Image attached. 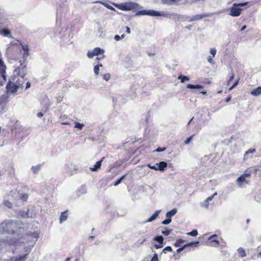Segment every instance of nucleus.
Masks as SVG:
<instances>
[{
	"label": "nucleus",
	"mask_w": 261,
	"mask_h": 261,
	"mask_svg": "<svg viewBox=\"0 0 261 261\" xmlns=\"http://www.w3.org/2000/svg\"><path fill=\"white\" fill-rule=\"evenodd\" d=\"M87 192V188L85 186H82L79 190L80 194H83L86 193Z\"/></svg>",
	"instance_id": "nucleus-29"
},
{
	"label": "nucleus",
	"mask_w": 261,
	"mask_h": 261,
	"mask_svg": "<svg viewBox=\"0 0 261 261\" xmlns=\"http://www.w3.org/2000/svg\"><path fill=\"white\" fill-rule=\"evenodd\" d=\"M115 6L116 7L118 6L120 9L124 11H129L133 9H136L139 7V5L137 3L133 2L122 3L119 6L117 5H115Z\"/></svg>",
	"instance_id": "nucleus-5"
},
{
	"label": "nucleus",
	"mask_w": 261,
	"mask_h": 261,
	"mask_svg": "<svg viewBox=\"0 0 261 261\" xmlns=\"http://www.w3.org/2000/svg\"><path fill=\"white\" fill-rule=\"evenodd\" d=\"M166 150V148L164 147V148H160V147H159L158 148L155 150V151L156 152H162V151H164Z\"/></svg>",
	"instance_id": "nucleus-55"
},
{
	"label": "nucleus",
	"mask_w": 261,
	"mask_h": 261,
	"mask_svg": "<svg viewBox=\"0 0 261 261\" xmlns=\"http://www.w3.org/2000/svg\"><path fill=\"white\" fill-rule=\"evenodd\" d=\"M246 28V25H244L241 29V31H243L244 30H245V29Z\"/></svg>",
	"instance_id": "nucleus-62"
},
{
	"label": "nucleus",
	"mask_w": 261,
	"mask_h": 261,
	"mask_svg": "<svg viewBox=\"0 0 261 261\" xmlns=\"http://www.w3.org/2000/svg\"><path fill=\"white\" fill-rule=\"evenodd\" d=\"M104 158H103L101 160L97 162L94 165V167L92 168H90L91 170L93 171H96L98 169H99L101 165V163L103 160Z\"/></svg>",
	"instance_id": "nucleus-17"
},
{
	"label": "nucleus",
	"mask_w": 261,
	"mask_h": 261,
	"mask_svg": "<svg viewBox=\"0 0 261 261\" xmlns=\"http://www.w3.org/2000/svg\"><path fill=\"white\" fill-rule=\"evenodd\" d=\"M4 242H6L9 245H14L16 246L18 245V242L16 241V240L14 241L12 240H5Z\"/></svg>",
	"instance_id": "nucleus-27"
},
{
	"label": "nucleus",
	"mask_w": 261,
	"mask_h": 261,
	"mask_svg": "<svg viewBox=\"0 0 261 261\" xmlns=\"http://www.w3.org/2000/svg\"><path fill=\"white\" fill-rule=\"evenodd\" d=\"M187 87L189 89H202L203 88V86L200 85H192L191 84H188Z\"/></svg>",
	"instance_id": "nucleus-21"
},
{
	"label": "nucleus",
	"mask_w": 261,
	"mask_h": 261,
	"mask_svg": "<svg viewBox=\"0 0 261 261\" xmlns=\"http://www.w3.org/2000/svg\"><path fill=\"white\" fill-rule=\"evenodd\" d=\"M136 15H147V10L139 11L137 12Z\"/></svg>",
	"instance_id": "nucleus-30"
},
{
	"label": "nucleus",
	"mask_w": 261,
	"mask_h": 261,
	"mask_svg": "<svg viewBox=\"0 0 261 261\" xmlns=\"http://www.w3.org/2000/svg\"><path fill=\"white\" fill-rule=\"evenodd\" d=\"M0 33L4 36H8L10 34V32L7 29H3L1 31Z\"/></svg>",
	"instance_id": "nucleus-28"
},
{
	"label": "nucleus",
	"mask_w": 261,
	"mask_h": 261,
	"mask_svg": "<svg viewBox=\"0 0 261 261\" xmlns=\"http://www.w3.org/2000/svg\"><path fill=\"white\" fill-rule=\"evenodd\" d=\"M23 249L25 253L14 257L12 259L13 261H25L27 260L30 253V250L28 247H23Z\"/></svg>",
	"instance_id": "nucleus-6"
},
{
	"label": "nucleus",
	"mask_w": 261,
	"mask_h": 261,
	"mask_svg": "<svg viewBox=\"0 0 261 261\" xmlns=\"http://www.w3.org/2000/svg\"><path fill=\"white\" fill-rule=\"evenodd\" d=\"M6 70H0V84L3 85L6 81Z\"/></svg>",
	"instance_id": "nucleus-11"
},
{
	"label": "nucleus",
	"mask_w": 261,
	"mask_h": 261,
	"mask_svg": "<svg viewBox=\"0 0 261 261\" xmlns=\"http://www.w3.org/2000/svg\"><path fill=\"white\" fill-rule=\"evenodd\" d=\"M147 166L151 169H153L156 171L159 170V169H158V167L156 165L152 166V165H151L150 164H148V165H147Z\"/></svg>",
	"instance_id": "nucleus-48"
},
{
	"label": "nucleus",
	"mask_w": 261,
	"mask_h": 261,
	"mask_svg": "<svg viewBox=\"0 0 261 261\" xmlns=\"http://www.w3.org/2000/svg\"><path fill=\"white\" fill-rule=\"evenodd\" d=\"M17 198L22 201H25L28 198V195L23 193H18L17 195Z\"/></svg>",
	"instance_id": "nucleus-16"
},
{
	"label": "nucleus",
	"mask_w": 261,
	"mask_h": 261,
	"mask_svg": "<svg viewBox=\"0 0 261 261\" xmlns=\"http://www.w3.org/2000/svg\"><path fill=\"white\" fill-rule=\"evenodd\" d=\"M27 73L26 66H21L15 68L14 71V76L12 77H16V80H20L21 78L24 81V77Z\"/></svg>",
	"instance_id": "nucleus-3"
},
{
	"label": "nucleus",
	"mask_w": 261,
	"mask_h": 261,
	"mask_svg": "<svg viewBox=\"0 0 261 261\" xmlns=\"http://www.w3.org/2000/svg\"><path fill=\"white\" fill-rule=\"evenodd\" d=\"M0 101L1 103H6L9 101L8 93L2 95L0 98Z\"/></svg>",
	"instance_id": "nucleus-20"
},
{
	"label": "nucleus",
	"mask_w": 261,
	"mask_h": 261,
	"mask_svg": "<svg viewBox=\"0 0 261 261\" xmlns=\"http://www.w3.org/2000/svg\"><path fill=\"white\" fill-rule=\"evenodd\" d=\"M29 210L26 211H22L19 213V215L24 218H33L34 217V215L30 214L29 213Z\"/></svg>",
	"instance_id": "nucleus-13"
},
{
	"label": "nucleus",
	"mask_w": 261,
	"mask_h": 261,
	"mask_svg": "<svg viewBox=\"0 0 261 261\" xmlns=\"http://www.w3.org/2000/svg\"><path fill=\"white\" fill-rule=\"evenodd\" d=\"M172 250V248L170 246H167L163 249L162 252H163L164 253H166L167 251L171 252Z\"/></svg>",
	"instance_id": "nucleus-43"
},
{
	"label": "nucleus",
	"mask_w": 261,
	"mask_h": 261,
	"mask_svg": "<svg viewBox=\"0 0 261 261\" xmlns=\"http://www.w3.org/2000/svg\"><path fill=\"white\" fill-rule=\"evenodd\" d=\"M255 152V149H249L248 150H247L245 153V157H246V156L249 154V153H253L254 152Z\"/></svg>",
	"instance_id": "nucleus-41"
},
{
	"label": "nucleus",
	"mask_w": 261,
	"mask_h": 261,
	"mask_svg": "<svg viewBox=\"0 0 261 261\" xmlns=\"http://www.w3.org/2000/svg\"><path fill=\"white\" fill-rule=\"evenodd\" d=\"M6 67L2 58V54L0 53V70H6Z\"/></svg>",
	"instance_id": "nucleus-25"
},
{
	"label": "nucleus",
	"mask_w": 261,
	"mask_h": 261,
	"mask_svg": "<svg viewBox=\"0 0 261 261\" xmlns=\"http://www.w3.org/2000/svg\"><path fill=\"white\" fill-rule=\"evenodd\" d=\"M165 3L174 4L182 1V0H162Z\"/></svg>",
	"instance_id": "nucleus-34"
},
{
	"label": "nucleus",
	"mask_w": 261,
	"mask_h": 261,
	"mask_svg": "<svg viewBox=\"0 0 261 261\" xmlns=\"http://www.w3.org/2000/svg\"><path fill=\"white\" fill-rule=\"evenodd\" d=\"M217 195V192H215L214 193L213 195H212L211 196H209L205 200H206L209 202V201H212L213 200V199L214 198V197L215 196H216Z\"/></svg>",
	"instance_id": "nucleus-44"
},
{
	"label": "nucleus",
	"mask_w": 261,
	"mask_h": 261,
	"mask_svg": "<svg viewBox=\"0 0 261 261\" xmlns=\"http://www.w3.org/2000/svg\"><path fill=\"white\" fill-rule=\"evenodd\" d=\"M99 3L110 10H115V9L112 6L109 5L108 4L105 3V2H99Z\"/></svg>",
	"instance_id": "nucleus-35"
},
{
	"label": "nucleus",
	"mask_w": 261,
	"mask_h": 261,
	"mask_svg": "<svg viewBox=\"0 0 261 261\" xmlns=\"http://www.w3.org/2000/svg\"><path fill=\"white\" fill-rule=\"evenodd\" d=\"M205 16L203 15H197L194 16L191 20H197L202 19Z\"/></svg>",
	"instance_id": "nucleus-33"
},
{
	"label": "nucleus",
	"mask_w": 261,
	"mask_h": 261,
	"mask_svg": "<svg viewBox=\"0 0 261 261\" xmlns=\"http://www.w3.org/2000/svg\"><path fill=\"white\" fill-rule=\"evenodd\" d=\"M67 211L63 212L61 213L60 218V223H62L63 222L65 221L67 219Z\"/></svg>",
	"instance_id": "nucleus-19"
},
{
	"label": "nucleus",
	"mask_w": 261,
	"mask_h": 261,
	"mask_svg": "<svg viewBox=\"0 0 261 261\" xmlns=\"http://www.w3.org/2000/svg\"><path fill=\"white\" fill-rule=\"evenodd\" d=\"M194 135H192L191 136V137H189L185 141V143L186 144H188L189 143H190V142H191V141L192 140L193 137Z\"/></svg>",
	"instance_id": "nucleus-54"
},
{
	"label": "nucleus",
	"mask_w": 261,
	"mask_h": 261,
	"mask_svg": "<svg viewBox=\"0 0 261 261\" xmlns=\"http://www.w3.org/2000/svg\"><path fill=\"white\" fill-rule=\"evenodd\" d=\"M147 15L151 16H163L165 15V13L163 12H159L152 10H147Z\"/></svg>",
	"instance_id": "nucleus-9"
},
{
	"label": "nucleus",
	"mask_w": 261,
	"mask_h": 261,
	"mask_svg": "<svg viewBox=\"0 0 261 261\" xmlns=\"http://www.w3.org/2000/svg\"><path fill=\"white\" fill-rule=\"evenodd\" d=\"M125 176V175H123L122 177H121L120 178L117 179L115 181V182L114 184V186H117L118 185H119L121 182L122 180L124 179Z\"/></svg>",
	"instance_id": "nucleus-36"
},
{
	"label": "nucleus",
	"mask_w": 261,
	"mask_h": 261,
	"mask_svg": "<svg viewBox=\"0 0 261 261\" xmlns=\"http://www.w3.org/2000/svg\"><path fill=\"white\" fill-rule=\"evenodd\" d=\"M161 210H158L155 212V213L147 220H146L144 222H150L154 220L158 216L159 213H160Z\"/></svg>",
	"instance_id": "nucleus-15"
},
{
	"label": "nucleus",
	"mask_w": 261,
	"mask_h": 261,
	"mask_svg": "<svg viewBox=\"0 0 261 261\" xmlns=\"http://www.w3.org/2000/svg\"><path fill=\"white\" fill-rule=\"evenodd\" d=\"M199 244V242H191V243H187L186 244H185L183 247H180L178 249H177L176 251L178 253H180V252H181L186 247H190V246H197Z\"/></svg>",
	"instance_id": "nucleus-10"
},
{
	"label": "nucleus",
	"mask_w": 261,
	"mask_h": 261,
	"mask_svg": "<svg viewBox=\"0 0 261 261\" xmlns=\"http://www.w3.org/2000/svg\"><path fill=\"white\" fill-rule=\"evenodd\" d=\"M22 48L24 51V56H29V46L27 45H22Z\"/></svg>",
	"instance_id": "nucleus-23"
},
{
	"label": "nucleus",
	"mask_w": 261,
	"mask_h": 261,
	"mask_svg": "<svg viewBox=\"0 0 261 261\" xmlns=\"http://www.w3.org/2000/svg\"><path fill=\"white\" fill-rule=\"evenodd\" d=\"M213 56H209L207 58V61L208 63H210L211 64H214V61L213 59Z\"/></svg>",
	"instance_id": "nucleus-53"
},
{
	"label": "nucleus",
	"mask_w": 261,
	"mask_h": 261,
	"mask_svg": "<svg viewBox=\"0 0 261 261\" xmlns=\"http://www.w3.org/2000/svg\"><path fill=\"white\" fill-rule=\"evenodd\" d=\"M217 236L216 234H214V235L211 236L209 238L208 240H212L213 242H214L216 243V245H218L219 244L218 241L215 240V238H217Z\"/></svg>",
	"instance_id": "nucleus-31"
},
{
	"label": "nucleus",
	"mask_w": 261,
	"mask_h": 261,
	"mask_svg": "<svg viewBox=\"0 0 261 261\" xmlns=\"http://www.w3.org/2000/svg\"><path fill=\"white\" fill-rule=\"evenodd\" d=\"M105 57V56L104 55H102V57L101 58H98V57H97L96 58V60H100V59H103V58Z\"/></svg>",
	"instance_id": "nucleus-63"
},
{
	"label": "nucleus",
	"mask_w": 261,
	"mask_h": 261,
	"mask_svg": "<svg viewBox=\"0 0 261 261\" xmlns=\"http://www.w3.org/2000/svg\"><path fill=\"white\" fill-rule=\"evenodd\" d=\"M99 70V66H95L94 67V72L96 75L98 74Z\"/></svg>",
	"instance_id": "nucleus-49"
},
{
	"label": "nucleus",
	"mask_w": 261,
	"mask_h": 261,
	"mask_svg": "<svg viewBox=\"0 0 261 261\" xmlns=\"http://www.w3.org/2000/svg\"><path fill=\"white\" fill-rule=\"evenodd\" d=\"M239 79L237 80L234 83V84L229 88V91H231L235 87H236L238 83H239Z\"/></svg>",
	"instance_id": "nucleus-46"
},
{
	"label": "nucleus",
	"mask_w": 261,
	"mask_h": 261,
	"mask_svg": "<svg viewBox=\"0 0 261 261\" xmlns=\"http://www.w3.org/2000/svg\"><path fill=\"white\" fill-rule=\"evenodd\" d=\"M105 50L99 47L95 48L92 51H88L87 56L89 58H92L94 56L103 55Z\"/></svg>",
	"instance_id": "nucleus-7"
},
{
	"label": "nucleus",
	"mask_w": 261,
	"mask_h": 261,
	"mask_svg": "<svg viewBox=\"0 0 261 261\" xmlns=\"http://www.w3.org/2000/svg\"><path fill=\"white\" fill-rule=\"evenodd\" d=\"M151 261H159L158 255L156 253L153 255Z\"/></svg>",
	"instance_id": "nucleus-52"
},
{
	"label": "nucleus",
	"mask_w": 261,
	"mask_h": 261,
	"mask_svg": "<svg viewBox=\"0 0 261 261\" xmlns=\"http://www.w3.org/2000/svg\"><path fill=\"white\" fill-rule=\"evenodd\" d=\"M178 79L179 80H180V82L182 83H184L185 81H188L190 80L189 77H188L187 76H184V75H179L178 77Z\"/></svg>",
	"instance_id": "nucleus-24"
},
{
	"label": "nucleus",
	"mask_w": 261,
	"mask_h": 261,
	"mask_svg": "<svg viewBox=\"0 0 261 261\" xmlns=\"http://www.w3.org/2000/svg\"><path fill=\"white\" fill-rule=\"evenodd\" d=\"M188 234L192 236H196L198 234V231L197 230H194L188 233Z\"/></svg>",
	"instance_id": "nucleus-42"
},
{
	"label": "nucleus",
	"mask_w": 261,
	"mask_h": 261,
	"mask_svg": "<svg viewBox=\"0 0 261 261\" xmlns=\"http://www.w3.org/2000/svg\"><path fill=\"white\" fill-rule=\"evenodd\" d=\"M216 52V49L215 48H211L210 50V53L212 55L213 57H215Z\"/></svg>",
	"instance_id": "nucleus-50"
},
{
	"label": "nucleus",
	"mask_w": 261,
	"mask_h": 261,
	"mask_svg": "<svg viewBox=\"0 0 261 261\" xmlns=\"http://www.w3.org/2000/svg\"><path fill=\"white\" fill-rule=\"evenodd\" d=\"M4 204L9 208H11L12 207V203L8 200H5L4 201Z\"/></svg>",
	"instance_id": "nucleus-47"
},
{
	"label": "nucleus",
	"mask_w": 261,
	"mask_h": 261,
	"mask_svg": "<svg viewBox=\"0 0 261 261\" xmlns=\"http://www.w3.org/2000/svg\"><path fill=\"white\" fill-rule=\"evenodd\" d=\"M31 86V83L30 82H27V84H26V89H28L29 88H30Z\"/></svg>",
	"instance_id": "nucleus-60"
},
{
	"label": "nucleus",
	"mask_w": 261,
	"mask_h": 261,
	"mask_svg": "<svg viewBox=\"0 0 261 261\" xmlns=\"http://www.w3.org/2000/svg\"><path fill=\"white\" fill-rule=\"evenodd\" d=\"M153 240L160 244L163 243V237L162 236H156Z\"/></svg>",
	"instance_id": "nucleus-26"
},
{
	"label": "nucleus",
	"mask_w": 261,
	"mask_h": 261,
	"mask_svg": "<svg viewBox=\"0 0 261 261\" xmlns=\"http://www.w3.org/2000/svg\"><path fill=\"white\" fill-rule=\"evenodd\" d=\"M177 212V211L176 208H173L171 211L168 212L166 214V216L167 218L171 219V217L174 216L176 214Z\"/></svg>",
	"instance_id": "nucleus-18"
},
{
	"label": "nucleus",
	"mask_w": 261,
	"mask_h": 261,
	"mask_svg": "<svg viewBox=\"0 0 261 261\" xmlns=\"http://www.w3.org/2000/svg\"><path fill=\"white\" fill-rule=\"evenodd\" d=\"M172 229H167V230H162V233L163 234H164L165 236H169L171 231H172Z\"/></svg>",
	"instance_id": "nucleus-40"
},
{
	"label": "nucleus",
	"mask_w": 261,
	"mask_h": 261,
	"mask_svg": "<svg viewBox=\"0 0 261 261\" xmlns=\"http://www.w3.org/2000/svg\"><path fill=\"white\" fill-rule=\"evenodd\" d=\"M250 177V174L249 173L243 174L237 179V182L239 186H241L244 182H247L246 179L249 178Z\"/></svg>",
	"instance_id": "nucleus-8"
},
{
	"label": "nucleus",
	"mask_w": 261,
	"mask_h": 261,
	"mask_svg": "<svg viewBox=\"0 0 261 261\" xmlns=\"http://www.w3.org/2000/svg\"><path fill=\"white\" fill-rule=\"evenodd\" d=\"M201 206L202 207L207 208L208 206V202L206 200H205L201 204Z\"/></svg>",
	"instance_id": "nucleus-51"
},
{
	"label": "nucleus",
	"mask_w": 261,
	"mask_h": 261,
	"mask_svg": "<svg viewBox=\"0 0 261 261\" xmlns=\"http://www.w3.org/2000/svg\"><path fill=\"white\" fill-rule=\"evenodd\" d=\"M125 37V35L124 34H122L121 36L118 35H116L114 37V39L116 41H119L121 39H122L124 38Z\"/></svg>",
	"instance_id": "nucleus-39"
},
{
	"label": "nucleus",
	"mask_w": 261,
	"mask_h": 261,
	"mask_svg": "<svg viewBox=\"0 0 261 261\" xmlns=\"http://www.w3.org/2000/svg\"><path fill=\"white\" fill-rule=\"evenodd\" d=\"M154 247L156 249L161 248L163 247V244H155Z\"/></svg>",
	"instance_id": "nucleus-56"
},
{
	"label": "nucleus",
	"mask_w": 261,
	"mask_h": 261,
	"mask_svg": "<svg viewBox=\"0 0 261 261\" xmlns=\"http://www.w3.org/2000/svg\"><path fill=\"white\" fill-rule=\"evenodd\" d=\"M21 227L15 221L8 220H5L0 224V232H7L10 233H19L21 232Z\"/></svg>",
	"instance_id": "nucleus-2"
},
{
	"label": "nucleus",
	"mask_w": 261,
	"mask_h": 261,
	"mask_svg": "<svg viewBox=\"0 0 261 261\" xmlns=\"http://www.w3.org/2000/svg\"><path fill=\"white\" fill-rule=\"evenodd\" d=\"M125 29H126V32L127 33V34H130V29L129 27H125Z\"/></svg>",
	"instance_id": "nucleus-58"
},
{
	"label": "nucleus",
	"mask_w": 261,
	"mask_h": 261,
	"mask_svg": "<svg viewBox=\"0 0 261 261\" xmlns=\"http://www.w3.org/2000/svg\"><path fill=\"white\" fill-rule=\"evenodd\" d=\"M40 165H37L36 166H32V170L34 173H37L38 171L40 170Z\"/></svg>",
	"instance_id": "nucleus-32"
},
{
	"label": "nucleus",
	"mask_w": 261,
	"mask_h": 261,
	"mask_svg": "<svg viewBox=\"0 0 261 261\" xmlns=\"http://www.w3.org/2000/svg\"><path fill=\"white\" fill-rule=\"evenodd\" d=\"M171 219L167 218L162 222V224L164 225L169 224L171 222Z\"/></svg>",
	"instance_id": "nucleus-45"
},
{
	"label": "nucleus",
	"mask_w": 261,
	"mask_h": 261,
	"mask_svg": "<svg viewBox=\"0 0 261 261\" xmlns=\"http://www.w3.org/2000/svg\"><path fill=\"white\" fill-rule=\"evenodd\" d=\"M182 241L181 240H178L176 243H175L174 245L176 247L178 246V243L182 242Z\"/></svg>",
	"instance_id": "nucleus-59"
},
{
	"label": "nucleus",
	"mask_w": 261,
	"mask_h": 261,
	"mask_svg": "<svg viewBox=\"0 0 261 261\" xmlns=\"http://www.w3.org/2000/svg\"><path fill=\"white\" fill-rule=\"evenodd\" d=\"M42 116H43V114H42V113H38L37 114V116H38V117H42Z\"/></svg>",
	"instance_id": "nucleus-61"
},
{
	"label": "nucleus",
	"mask_w": 261,
	"mask_h": 261,
	"mask_svg": "<svg viewBox=\"0 0 261 261\" xmlns=\"http://www.w3.org/2000/svg\"><path fill=\"white\" fill-rule=\"evenodd\" d=\"M250 94L253 96H258L261 94V87L253 89L250 91Z\"/></svg>",
	"instance_id": "nucleus-14"
},
{
	"label": "nucleus",
	"mask_w": 261,
	"mask_h": 261,
	"mask_svg": "<svg viewBox=\"0 0 261 261\" xmlns=\"http://www.w3.org/2000/svg\"><path fill=\"white\" fill-rule=\"evenodd\" d=\"M234 77V74H232L229 77V80L227 82V85H229L230 84V81L233 79Z\"/></svg>",
	"instance_id": "nucleus-57"
},
{
	"label": "nucleus",
	"mask_w": 261,
	"mask_h": 261,
	"mask_svg": "<svg viewBox=\"0 0 261 261\" xmlns=\"http://www.w3.org/2000/svg\"><path fill=\"white\" fill-rule=\"evenodd\" d=\"M24 82L22 78L16 80V77L11 78L6 85L7 93L17 95L22 92Z\"/></svg>",
	"instance_id": "nucleus-1"
},
{
	"label": "nucleus",
	"mask_w": 261,
	"mask_h": 261,
	"mask_svg": "<svg viewBox=\"0 0 261 261\" xmlns=\"http://www.w3.org/2000/svg\"><path fill=\"white\" fill-rule=\"evenodd\" d=\"M71 259V258L70 257H67L66 259V260L65 261H70V260Z\"/></svg>",
	"instance_id": "nucleus-64"
},
{
	"label": "nucleus",
	"mask_w": 261,
	"mask_h": 261,
	"mask_svg": "<svg viewBox=\"0 0 261 261\" xmlns=\"http://www.w3.org/2000/svg\"><path fill=\"white\" fill-rule=\"evenodd\" d=\"M246 4V3L239 4L234 3L230 9L229 14L232 16H239L241 14V12L242 11L240 7L244 6Z\"/></svg>",
	"instance_id": "nucleus-4"
},
{
	"label": "nucleus",
	"mask_w": 261,
	"mask_h": 261,
	"mask_svg": "<svg viewBox=\"0 0 261 261\" xmlns=\"http://www.w3.org/2000/svg\"><path fill=\"white\" fill-rule=\"evenodd\" d=\"M84 126V125L83 123H79V122H76L74 127L75 128H77L79 129H82Z\"/></svg>",
	"instance_id": "nucleus-38"
},
{
	"label": "nucleus",
	"mask_w": 261,
	"mask_h": 261,
	"mask_svg": "<svg viewBox=\"0 0 261 261\" xmlns=\"http://www.w3.org/2000/svg\"><path fill=\"white\" fill-rule=\"evenodd\" d=\"M103 80H106V81H108L111 77V74L110 73H106L102 75Z\"/></svg>",
	"instance_id": "nucleus-37"
},
{
	"label": "nucleus",
	"mask_w": 261,
	"mask_h": 261,
	"mask_svg": "<svg viewBox=\"0 0 261 261\" xmlns=\"http://www.w3.org/2000/svg\"><path fill=\"white\" fill-rule=\"evenodd\" d=\"M238 251L240 256H241L242 257H244L246 256V252L243 248H239L238 249Z\"/></svg>",
	"instance_id": "nucleus-22"
},
{
	"label": "nucleus",
	"mask_w": 261,
	"mask_h": 261,
	"mask_svg": "<svg viewBox=\"0 0 261 261\" xmlns=\"http://www.w3.org/2000/svg\"><path fill=\"white\" fill-rule=\"evenodd\" d=\"M156 165L158 166V169H159V171H163L167 167V163L165 162H161L160 163H156Z\"/></svg>",
	"instance_id": "nucleus-12"
}]
</instances>
